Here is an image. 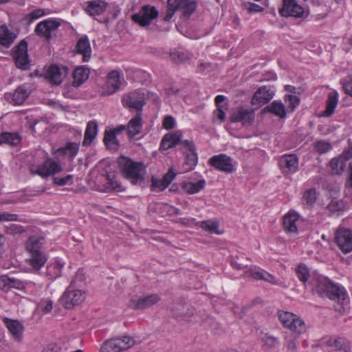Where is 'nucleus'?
I'll return each mask as SVG.
<instances>
[{
  "label": "nucleus",
  "mask_w": 352,
  "mask_h": 352,
  "mask_svg": "<svg viewBox=\"0 0 352 352\" xmlns=\"http://www.w3.org/2000/svg\"><path fill=\"white\" fill-rule=\"evenodd\" d=\"M248 10L250 12H258L263 10V8L256 3H248Z\"/></svg>",
  "instance_id": "obj_64"
},
{
  "label": "nucleus",
  "mask_w": 352,
  "mask_h": 352,
  "mask_svg": "<svg viewBox=\"0 0 352 352\" xmlns=\"http://www.w3.org/2000/svg\"><path fill=\"white\" fill-rule=\"evenodd\" d=\"M175 120L171 116H167L164 118L163 126L167 130L173 129L175 126Z\"/></svg>",
  "instance_id": "obj_54"
},
{
  "label": "nucleus",
  "mask_w": 352,
  "mask_h": 352,
  "mask_svg": "<svg viewBox=\"0 0 352 352\" xmlns=\"http://www.w3.org/2000/svg\"><path fill=\"white\" fill-rule=\"evenodd\" d=\"M267 109L268 111L280 118H284L286 116L285 107L280 101L274 100L267 107Z\"/></svg>",
  "instance_id": "obj_41"
},
{
  "label": "nucleus",
  "mask_w": 352,
  "mask_h": 352,
  "mask_svg": "<svg viewBox=\"0 0 352 352\" xmlns=\"http://www.w3.org/2000/svg\"><path fill=\"white\" fill-rule=\"evenodd\" d=\"M16 34L11 32L6 25L0 26V45L9 47L14 41Z\"/></svg>",
  "instance_id": "obj_34"
},
{
  "label": "nucleus",
  "mask_w": 352,
  "mask_h": 352,
  "mask_svg": "<svg viewBox=\"0 0 352 352\" xmlns=\"http://www.w3.org/2000/svg\"><path fill=\"white\" fill-rule=\"evenodd\" d=\"M342 85L345 93L352 96V79L346 78L343 80Z\"/></svg>",
  "instance_id": "obj_57"
},
{
  "label": "nucleus",
  "mask_w": 352,
  "mask_h": 352,
  "mask_svg": "<svg viewBox=\"0 0 352 352\" xmlns=\"http://www.w3.org/2000/svg\"><path fill=\"white\" fill-rule=\"evenodd\" d=\"M120 341L122 342V346L123 347V350H126L131 347L135 341L133 338L129 336H124L122 338H119Z\"/></svg>",
  "instance_id": "obj_56"
},
{
  "label": "nucleus",
  "mask_w": 352,
  "mask_h": 352,
  "mask_svg": "<svg viewBox=\"0 0 352 352\" xmlns=\"http://www.w3.org/2000/svg\"><path fill=\"white\" fill-rule=\"evenodd\" d=\"M175 176L176 174L173 172V169L170 168L168 172L163 176V182L166 183V185L169 186L172 181L175 179Z\"/></svg>",
  "instance_id": "obj_58"
},
{
  "label": "nucleus",
  "mask_w": 352,
  "mask_h": 352,
  "mask_svg": "<svg viewBox=\"0 0 352 352\" xmlns=\"http://www.w3.org/2000/svg\"><path fill=\"white\" fill-rule=\"evenodd\" d=\"M85 4L86 8L85 10L86 12L94 19L102 14L109 6V3L104 0L88 1Z\"/></svg>",
  "instance_id": "obj_23"
},
{
  "label": "nucleus",
  "mask_w": 352,
  "mask_h": 352,
  "mask_svg": "<svg viewBox=\"0 0 352 352\" xmlns=\"http://www.w3.org/2000/svg\"><path fill=\"white\" fill-rule=\"evenodd\" d=\"M14 58L19 68L23 69L27 68L29 64V59L28 44L25 41H23L18 45L14 53Z\"/></svg>",
  "instance_id": "obj_22"
},
{
  "label": "nucleus",
  "mask_w": 352,
  "mask_h": 352,
  "mask_svg": "<svg viewBox=\"0 0 352 352\" xmlns=\"http://www.w3.org/2000/svg\"><path fill=\"white\" fill-rule=\"evenodd\" d=\"M316 200V192L314 189H309L305 192L302 201L303 204L312 205Z\"/></svg>",
  "instance_id": "obj_47"
},
{
  "label": "nucleus",
  "mask_w": 352,
  "mask_h": 352,
  "mask_svg": "<svg viewBox=\"0 0 352 352\" xmlns=\"http://www.w3.org/2000/svg\"><path fill=\"white\" fill-rule=\"evenodd\" d=\"M152 185H153V186H154L155 188H158L160 190H163L166 189L168 186V185L166 184V183H164L163 182V179L162 178L161 179H152Z\"/></svg>",
  "instance_id": "obj_59"
},
{
  "label": "nucleus",
  "mask_w": 352,
  "mask_h": 352,
  "mask_svg": "<svg viewBox=\"0 0 352 352\" xmlns=\"http://www.w3.org/2000/svg\"><path fill=\"white\" fill-rule=\"evenodd\" d=\"M65 266V263L60 258H55L47 267V274L51 279H56L61 276V272Z\"/></svg>",
  "instance_id": "obj_31"
},
{
  "label": "nucleus",
  "mask_w": 352,
  "mask_h": 352,
  "mask_svg": "<svg viewBox=\"0 0 352 352\" xmlns=\"http://www.w3.org/2000/svg\"><path fill=\"white\" fill-rule=\"evenodd\" d=\"M328 208L333 212H340L344 209V204L342 201L332 200L329 204Z\"/></svg>",
  "instance_id": "obj_52"
},
{
  "label": "nucleus",
  "mask_w": 352,
  "mask_h": 352,
  "mask_svg": "<svg viewBox=\"0 0 352 352\" xmlns=\"http://www.w3.org/2000/svg\"><path fill=\"white\" fill-rule=\"evenodd\" d=\"M258 338L263 344V347L266 349H271L279 344V339L266 331H260Z\"/></svg>",
  "instance_id": "obj_30"
},
{
  "label": "nucleus",
  "mask_w": 352,
  "mask_h": 352,
  "mask_svg": "<svg viewBox=\"0 0 352 352\" xmlns=\"http://www.w3.org/2000/svg\"><path fill=\"white\" fill-rule=\"evenodd\" d=\"M296 272L300 281L305 283L308 280L309 270L305 264H299L296 269Z\"/></svg>",
  "instance_id": "obj_45"
},
{
  "label": "nucleus",
  "mask_w": 352,
  "mask_h": 352,
  "mask_svg": "<svg viewBox=\"0 0 352 352\" xmlns=\"http://www.w3.org/2000/svg\"><path fill=\"white\" fill-rule=\"evenodd\" d=\"M19 216L16 214L0 211V221H17Z\"/></svg>",
  "instance_id": "obj_53"
},
{
  "label": "nucleus",
  "mask_w": 352,
  "mask_h": 352,
  "mask_svg": "<svg viewBox=\"0 0 352 352\" xmlns=\"http://www.w3.org/2000/svg\"><path fill=\"white\" fill-rule=\"evenodd\" d=\"M109 179V187L113 190H120V184L118 181H116L113 177L110 178L109 176H108Z\"/></svg>",
  "instance_id": "obj_63"
},
{
  "label": "nucleus",
  "mask_w": 352,
  "mask_h": 352,
  "mask_svg": "<svg viewBox=\"0 0 352 352\" xmlns=\"http://www.w3.org/2000/svg\"><path fill=\"white\" fill-rule=\"evenodd\" d=\"M63 170L62 166L58 160L52 158H47L43 162L33 165L31 167V172L41 176L42 178H47L54 175Z\"/></svg>",
  "instance_id": "obj_5"
},
{
  "label": "nucleus",
  "mask_w": 352,
  "mask_h": 352,
  "mask_svg": "<svg viewBox=\"0 0 352 352\" xmlns=\"http://www.w3.org/2000/svg\"><path fill=\"white\" fill-rule=\"evenodd\" d=\"M199 226L204 230L215 234H221L223 233V230L219 228V223L214 219H208L200 222Z\"/></svg>",
  "instance_id": "obj_38"
},
{
  "label": "nucleus",
  "mask_w": 352,
  "mask_h": 352,
  "mask_svg": "<svg viewBox=\"0 0 352 352\" xmlns=\"http://www.w3.org/2000/svg\"><path fill=\"white\" fill-rule=\"evenodd\" d=\"M331 346L339 352H351L350 343L344 338H339L334 340Z\"/></svg>",
  "instance_id": "obj_42"
},
{
  "label": "nucleus",
  "mask_w": 352,
  "mask_h": 352,
  "mask_svg": "<svg viewBox=\"0 0 352 352\" xmlns=\"http://www.w3.org/2000/svg\"><path fill=\"white\" fill-rule=\"evenodd\" d=\"M122 80L123 77L120 71L112 70L109 72L102 89V94L110 96L116 93L120 89Z\"/></svg>",
  "instance_id": "obj_10"
},
{
  "label": "nucleus",
  "mask_w": 352,
  "mask_h": 352,
  "mask_svg": "<svg viewBox=\"0 0 352 352\" xmlns=\"http://www.w3.org/2000/svg\"><path fill=\"white\" fill-rule=\"evenodd\" d=\"M226 109V107L217 108V110L214 113L215 117L221 122H223L225 120L226 113H225L224 110Z\"/></svg>",
  "instance_id": "obj_60"
},
{
  "label": "nucleus",
  "mask_w": 352,
  "mask_h": 352,
  "mask_svg": "<svg viewBox=\"0 0 352 352\" xmlns=\"http://www.w3.org/2000/svg\"><path fill=\"white\" fill-rule=\"evenodd\" d=\"M283 16L299 18L304 14V8L296 0H283V8L280 10Z\"/></svg>",
  "instance_id": "obj_17"
},
{
  "label": "nucleus",
  "mask_w": 352,
  "mask_h": 352,
  "mask_svg": "<svg viewBox=\"0 0 352 352\" xmlns=\"http://www.w3.org/2000/svg\"><path fill=\"white\" fill-rule=\"evenodd\" d=\"M76 48L78 53L82 55L84 62L89 60L91 54V49L87 36L81 37L78 40Z\"/></svg>",
  "instance_id": "obj_29"
},
{
  "label": "nucleus",
  "mask_w": 352,
  "mask_h": 352,
  "mask_svg": "<svg viewBox=\"0 0 352 352\" xmlns=\"http://www.w3.org/2000/svg\"><path fill=\"white\" fill-rule=\"evenodd\" d=\"M160 299L157 294H151L146 296H135L130 300L129 307L133 309H144L155 305Z\"/></svg>",
  "instance_id": "obj_13"
},
{
  "label": "nucleus",
  "mask_w": 352,
  "mask_h": 352,
  "mask_svg": "<svg viewBox=\"0 0 352 352\" xmlns=\"http://www.w3.org/2000/svg\"><path fill=\"white\" fill-rule=\"evenodd\" d=\"M176 12H177V10L175 9L174 7L170 6L168 4V10H167L166 14L164 18V20L165 21H170L172 19V18L173 17V16Z\"/></svg>",
  "instance_id": "obj_61"
},
{
  "label": "nucleus",
  "mask_w": 352,
  "mask_h": 352,
  "mask_svg": "<svg viewBox=\"0 0 352 352\" xmlns=\"http://www.w3.org/2000/svg\"><path fill=\"white\" fill-rule=\"evenodd\" d=\"M274 96V92L267 86H262L255 92L252 103L253 105L261 106L267 103Z\"/></svg>",
  "instance_id": "obj_24"
},
{
  "label": "nucleus",
  "mask_w": 352,
  "mask_h": 352,
  "mask_svg": "<svg viewBox=\"0 0 352 352\" xmlns=\"http://www.w3.org/2000/svg\"><path fill=\"white\" fill-rule=\"evenodd\" d=\"M43 241L44 239L43 237L36 236H30L26 242V249L30 254L42 252L41 248L43 245Z\"/></svg>",
  "instance_id": "obj_36"
},
{
  "label": "nucleus",
  "mask_w": 352,
  "mask_h": 352,
  "mask_svg": "<svg viewBox=\"0 0 352 352\" xmlns=\"http://www.w3.org/2000/svg\"><path fill=\"white\" fill-rule=\"evenodd\" d=\"M338 93L335 90L329 94L326 102V108L322 114L323 116L329 117L334 113L338 105Z\"/></svg>",
  "instance_id": "obj_32"
},
{
  "label": "nucleus",
  "mask_w": 352,
  "mask_h": 352,
  "mask_svg": "<svg viewBox=\"0 0 352 352\" xmlns=\"http://www.w3.org/2000/svg\"><path fill=\"white\" fill-rule=\"evenodd\" d=\"M53 307V301L50 298L42 299L38 304L37 308L44 314L50 313Z\"/></svg>",
  "instance_id": "obj_48"
},
{
  "label": "nucleus",
  "mask_w": 352,
  "mask_h": 352,
  "mask_svg": "<svg viewBox=\"0 0 352 352\" xmlns=\"http://www.w3.org/2000/svg\"><path fill=\"white\" fill-rule=\"evenodd\" d=\"M3 323L14 341L20 342L23 339L24 326L20 321L4 318Z\"/></svg>",
  "instance_id": "obj_21"
},
{
  "label": "nucleus",
  "mask_w": 352,
  "mask_h": 352,
  "mask_svg": "<svg viewBox=\"0 0 352 352\" xmlns=\"http://www.w3.org/2000/svg\"><path fill=\"white\" fill-rule=\"evenodd\" d=\"M336 243L344 254L352 251V230L340 228L336 232Z\"/></svg>",
  "instance_id": "obj_12"
},
{
  "label": "nucleus",
  "mask_w": 352,
  "mask_h": 352,
  "mask_svg": "<svg viewBox=\"0 0 352 352\" xmlns=\"http://www.w3.org/2000/svg\"><path fill=\"white\" fill-rule=\"evenodd\" d=\"M46 14H47V13L45 12V11L44 10L36 9V10H33L32 12H31L28 14V17L30 21H34L43 16H45Z\"/></svg>",
  "instance_id": "obj_55"
},
{
  "label": "nucleus",
  "mask_w": 352,
  "mask_h": 352,
  "mask_svg": "<svg viewBox=\"0 0 352 352\" xmlns=\"http://www.w3.org/2000/svg\"><path fill=\"white\" fill-rule=\"evenodd\" d=\"M254 111L252 109L246 107L236 108L232 113L231 121L233 122H241L244 125H250L254 120Z\"/></svg>",
  "instance_id": "obj_16"
},
{
  "label": "nucleus",
  "mask_w": 352,
  "mask_h": 352,
  "mask_svg": "<svg viewBox=\"0 0 352 352\" xmlns=\"http://www.w3.org/2000/svg\"><path fill=\"white\" fill-rule=\"evenodd\" d=\"M168 4L174 7L185 18H189L197 6L196 0H168Z\"/></svg>",
  "instance_id": "obj_14"
},
{
  "label": "nucleus",
  "mask_w": 352,
  "mask_h": 352,
  "mask_svg": "<svg viewBox=\"0 0 352 352\" xmlns=\"http://www.w3.org/2000/svg\"><path fill=\"white\" fill-rule=\"evenodd\" d=\"M279 166L285 174H293L298 169V159L296 155L288 154L281 157Z\"/></svg>",
  "instance_id": "obj_20"
},
{
  "label": "nucleus",
  "mask_w": 352,
  "mask_h": 352,
  "mask_svg": "<svg viewBox=\"0 0 352 352\" xmlns=\"http://www.w3.org/2000/svg\"><path fill=\"white\" fill-rule=\"evenodd\" d=\"M21 142V138L15 133H3L0 135V144H6L11 146H16Z\"/></svg>",
  "instance_id": "obj_40"
},
{
  "label": "nucleus",
  "mask_w": 352,
  "mask_h": 352,
  "mask_svg": "<svg viewBox=\"0 0 352 352\" xmlns=\"http://www.w3.org/2000/svg\"><path fill=\"white\" fill-rule=\"evenodd\" d=\"M303 224L304 220L295 211H289L283 217V228L290 236H297L303 230Z\"/></svg>",
  "instance_id": "obj_6"
},
{
  "label": "nucleus",
  "mask_w": 352,
  "mask_h": 352,
  "mask_svg": "<svg viewBox=\"0 0 352 352\" xmlns=\"http://www.w3.org/2000/svg\"><path fill=\"white\" fill-rule=\"evenodd\" d=\"M146 94L143 91L137 90L122 98L123 104L130 109L140 111L145 104Z\"/></svg>",
  "instance_id": "obj_15"
},
{
  "label": "nucleus",
  "mask_w": 352,
  "mask_h": 352,
  "mask_svg": "<svg viewBox=\"0 0 352 352\" xmlns=\"http://www.w3.org/2000/svg\"><path fill=\"white\" fill-rule=\"evenodd\" d=\"M159 12L154 6H144L140 10L132 16L133 21L142 27L148 26L158 16Z\"/></svg>",
  "instance_id": "obj_9"
},
{
  "label": "nucleus",
  "mask_w": 352,
  "mask_h": 352,
  "mask_svg": "<svg viewBox=\"0 0 352 352\" xmlns=\"http://www.w3.org/2000/svg\"><path fill=\"white\" fill-rule=\"evenodd\" d=\"M47 258V255L43 252H37L31 254V256L26 259V263L31 266L34 271L37 272L44 266Z\"/></svg>",
  "instance_id": "obj_26"
},
{
  "label": "nucleus",
  "mask_w": 352,
  "mask_h": 352,
  "mask_svg": "<svg viewBox=\"0 0 352 352\" xmlns=\"http://www.w3.org/2000/svg\"><path fill=\"white\" fill-rule=\"evenodd\" d=\"M351 158V148L344 151L341 155L333 158L329 163L331 174L337 175H342L346 167V162Z\"/></svg>",
  "instance_id": "obj_11"
},
{
  "label": "nucleus",
  "mask_w": 352,
  "mask_h": 352,
  "mask_svg": "<svg viewBox=\"0 0 352 352\" xmlns=\"http://www.w3.org/2000/svg\"><path fill=\"white\" fill-rule=\"evenodd\" d=\"M79 147V143L68 142L64 146L54 150L53 154L58 157L67 156L73 160L77 155Z\"/></svg>",
  "instance_id": "obj_25"
},
{
  "label": "nucleus",
  "mask_w": 352,
  "mask_h": 352,
  "mask_svg": "<svg viewBox=\"0 0 352 352\" xmlns=\"http://www.w3.org/2000/svg\"><path fill=\"white\" fill-rule=\"evenodd\" d=\"M315 289L320 296L327 297L337 302L335 305L336 310L340 314L344 313L349 304V298L342 287L334 285L321 277L317 280Z\"/></svg>",
  "instance_id": "obj_2"
},
{
  "label": "nucleus",
  "mask_w": 352,
  "mask_h": 352,
  "mask_svg": "<svg viewBox=\"0 0 352 352\" xmlns=\"http://www.w3.org/2000/svg\"><path fill=\"white\" fill-rule=\"evenodd\" d=\"M208 163L214 168L226 173H231L236 170V162L226 154L212 156L209 159Z\"/></svg>",
  "instance_id": "obj_7"
},
{
  "label": "nucleus",
  "mask_w": 352,
  "mask_h": 352,
  "mask_svg": "<svg viewBox=\"0 0 352 352\" xmlns=\"http://www.w3.org/2000/svg\"><path fill=\"white\" fill-rule=\"evenodd\" d=\"M68 74V68L63 65H52L46 73V78L54 85H58Z\"/></svg>",
  "instance_id": "obj_18"
},
{
  "label": "nucleus",
  "mask_w": 352,
  "mask_h": 352,
  "mask_svg": "<svg viewBox=\"0 0 352 352\" xmlns=\"http://www.w3.org/2000/svg\"><path fill=\"white\" fill-rule=\"evenodd\" d=\"M98 131V125L96 120L88 122L85 132V138L82 142L84 146H89L96 138Z\"/></svg>",
  "instance_id": "obj_28"
},
{
  "label": "nucleus",
  "mask_w": 352,
  "mask_h": 352,
  "mask_svg": "<svg viewBox=\"0 0 352 352\" xmlns=\"http://www.w3.org/2000/svg\"><path fill=\"white\" fill-rule=\"evenodd\" d=\"M182 138V133L179 131L166 134L162 140L160 147L164 151L171 148L180 142Z\"/></svg>",
  "instance_id": "obj_27"
},
{
  "label": "nucleus",
  "mask_w": 352,
  "mask_h": 352,
  "mask_svg": "<svg viewBox=\"0 0 352 352\" xmlns=\"http://www.w3.org/2000/svg\"><path fill=\"white\" fill-rule=\"evenodd\" d=\"M278 318L285 328L296 334H302L307 330L305 322L293 313L280 311L278 312Z\"/></svg>",
  "instance_id": "obj_4"
},
{
  "label": "nucleus",
  "mask_w": 352,
  "mask_h": 352,
  "mask_svg": "<svg viewBox=\"0 0 352 352\" xmlns=\"http://www.w3.org/2000/svg\"><path fill=\"white\" fill-rule=\"evenodd\" d=\"M11 285V280L7 276H0V289H5Z\"/></svg>",
  "instance_id": "obj_62"
},
{
  "label": "nucleus",
  "mask_w": 352,
  "mask_h": 352,
  "mask_svg": "<svg viewBox=\"0 0 352 352\" xmlns=\"http://www.w3.org/2000/svg\"><path fill=\"white\" fill-rule=\"evenodd\" d=\"M285 102L287 105V111L292 112L299 105L300 100L296 96L288 94L285 95Z\"/></svg>",
  "instance_id": "obj_44"
},
{
  "label": "nucleus",
  "mask_w": 352,
  "mask_h": 352,
  "mask_svg": "<svg viewBox=\"0 0 352 352\" xmlns=\"http://www.w3.org/2000/svg\"><path fill=\"white\" fill-rule=\"evenodd\" d=\"M118 164L123 177L133 185H140L144 180L146 166L144 163L121 157Z\"/></svg>",
  "instance_id": "obj_3"
},
{
  "label": "nucleus",
  "mask_w": 352,
  "mask_h": 352,
  "mask_svg": "<svg viewBox=\"0 0 352 352\" xmlns=\"http://www.w3.org/2000/svg\"><path fill=\"white\" fill-rule=\"evenodd\" d=\"M122 342L119 338H114L106 341L101 347L102 352H120L123 350Z\"/></svg>",
  "instance_id": "obj_39"
},
{
  "label": "nucleus",
  "mask_w": 352,
  "mask_h": 352,
  "mask_svg": "<svg viewBox=\"0 0 352 352\" xmlns=\"http://www.w3.org/2000/svg\"><path fill=\"white\" fill-rule=\"evenodd\" d=\"M53 182L57 186H65L67 184H72L73 183V175H67L65 177H56L53 179Z\"/></svg>",
  "instance_id": "obj_51"
},
{
  "label": "nucleus",
  "mask_w": 352,
  "mask_h": 352,
  "mask_svg": "<svg viewBox=\"0 0 352 352\" xmlns=\"http://www.w3.org/2000/svg\"><path fill=\"white\" fill-rule=\"evenodd\" d=\"M205 186L206 181L204 179H201L197 182H184L182 185V188L185 192L192 195L200 192L204 188Z\"/></svg>",
  "instance_id": "obj_37"
},
{
  "label": "nucleus",
  "mask_w": 352,
  "mask_h": 352,
  "mask_svg": "<svg viewBox=\"0 0 352 352\" xmlns=\"http://www.w3.org/2000/svg\"><path fill=\"white\" fill-rule=\"evenodd\" d=\"M142 127V118L140 113H138L134 118H131L127 125L128 135L133 138L138 135Z\"/></svg>",
  "instance_id": "obj_33"
},
{
  "label": "nucleus",
  "mask_w": 352,
  "mask_h": 352,
  "mask_svg": "<svg viewBox=\"0 0 352 352\" xmlns=\"http://www.w3.org/2000/svg\"><path fill=\"white\" fill-rule=\"evenodd\" d=\"M245 274L246 276L249 277H252L256 280H263L273 285H279L281 284L279 279L276 278L265 270L256 266L248 270Z\"/></svg>",
  "instance_id": "obj_19"
},
{
  "label": "nucleus",
  "mask_w": 352,
  "mask_h": 352,
  "mask_svg": "<svg viewBox=\"0 0 352 352\" xmlns=\"http://www.w3.org/2000/svg\"><path fill=\"white\" fill-rule=\"evenodd\" d=\"M30 92L24 87H18L13 96L12 100L16 104H21L29 96Z\"/></svg>",
  "instance_id": "obj_43"
},
{
  "label": "nucleus",
  "mask_w": 352,
  "mask_h": 352,
  "mask_svg": "<svg viewBox=\"0 0 352 352\" xmlns=\"http://www.w3.org/2000/svg\"><path fill=\"white\" fill-rule=\"evenodd\" d=\"M85 276L82 270H78L70 285L60 298V302L67 309H72L81 305L86 299L87 292L83 285Z\"/></svg>",
  "instance_id": "obj_1"
},
{
  "label": "nucleus",
  "mask_w": 352,
  "mask_h": 352,
  "mask_svg": "<svg viewBox=\"0 0 352 352\" xmlns=\"http://www.w3.org/2000/svg\"><path fill=\"white\" fill-rule=\"evenodd\" d=\"M314 146V148L320 153H327L332 148L331 144L324 140L316 141Z\"/></svg>",
  "instance_id": "obj_49"
},
{
  "label": "nucleus",
  "mask_w": 352,
  "mask_h": 352,
  "mask_svg": "<svg viewBox=\"0 0 352 352\" xmlns=\"http://www.w3.org/2000/svg\"><path fill=\"white\" fill-rule=\"evenodd\" d=\"M89 76V71L87 68L84 66L79 67L76 68L74 73V82L73 85L74 87H79L81 85Z\"/></svg>",
  "instance_id": "obj_35"
},
{
  "label": "nucleus",
  "mask_w": 352,
  "mask_h": 352,
  "mask_svg": "<svg viewBox=\"0 0 352 352\" xmlns=\"http://www.w3.org/2000/svg\"><path fill=\"white\" fill-rule=\"evenodd\" d=\"M117 134L113 131H106L104 138V142L107 146H117L119 142L117 139Z\"/></svg>",
  "instance_id": "obj_46"
},
{
  "label": "nucleus",
  "mask_w": 352,
  "mask_h": 352,
  "mask_svg": "<svg viewBox=\"0 0 352 352\" xmlns=\"http://www.w3.org/2000/svg\"><path fill=\"white\" fill-rule=\"evenodd\" d=\"M62 20L57 18H51L39 22L36 28L35 32L49 40L55 34L60 26Z\"/></svg>",
  "instance_id": "obj_8"
},
{
  "label": "nucleus",
  "mask_w": 352,
  "mask_h": 352,
  "mask_svg": "<svg viewBox=\"0 0 352 352\" xmlns=\"http://www.w3.org/2000/svg\"><path fill=\"white\" fill-rule=\"evenodd\" d=\"M198 157L196 151L189 152L186 156V164L188 166V169L192 170L197 163Z\"/></svg>",
  "instance_id": "obj_50"
}]
</instances>
